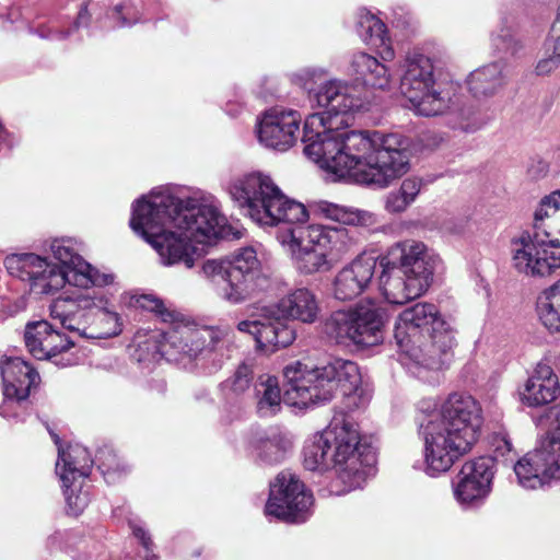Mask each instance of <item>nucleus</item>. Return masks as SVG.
I'll list each match as a JSON object with an SVG mask.
<instances>
[{
  "label": "nucleus",
  "instance_id": "21",
  "mask_svg": "<svg viewBox=\"0 0 560 560\" xmlns=\"http://www.w3.org/2000/svg\"><path fill=\"white\" fill-rule=\"evenodd\" d=\"M0 378L7 398L24 400L36 384L38 374L21 358L3 357L0 360Z\"/></svg>",
  "mask_w": 560,
  "mask_h": 560
},
{
  "label": "nucleus",
  "instance_id": "25",
  "mask_svg": "<svg viewBox=\"0 0 560 560\" xmlns=\"http://www.w3.org/2000/svg\"><path fill=\"white\" fill-rule=\"evenodd\" d=\"M349 72L358 81L376 89L383 90L387 88L390 81L387 67L375 57L365 52L352 55Z\"/></svg>",
  "mask_w": 560,
  "mask_h": 560
},
{
  "label": "nucleus",
  "instance_id": "35",
  "mask_svg": "<svg viewBox=\"0 0 560 560\" xmlns=\"http://www.w3.org/2000/svg\"><path fill=\"white\" fill-rule=\"evenodd\" d=\"M493 47L502 52L514 55L521 48L520 40L515 37L511 27L503 26L499 32L493 33L491 37Z\"/></svg>",
  "mask_w": 560,
  "mask_h": 560
},
{
  "label": "nucleus",
  "instance_id": "10",
  "mask_svg": "<svg viewBox=\"0 0 560 560\" xmlns=\"http://www.w3.org/2000/svg\"><path fill=\"white\" fill-rule=\"evenodd\" d=\"M319 306L315 294L306 289H296L278 303L254 305L249 317L237 324V330L255 338L257 348L275 352L285 348L295 340V330L287 319H296L312 324L317 319Z\"/></svg>",
  "mask_w": 560,
  "mask_h": 560
},
{
  "label": "nucleus",
  "instance_id": "44",
  "mask_svg": "<svg viewBox=\"0 0 560 560\" xmlns=\"http://www.w3.org/2000/svg\"><path fill=\"white\" fill-rule=\"evenodd\" d=\"M96 458L100 462L98 468L103 469L104 475L117 470L118 464L116 463V456L112 454L109 450L100 451Z\"/></svg>",
  "mask_w": 560,
  "mask_h": 560
},
{
  "label": "nucleus",
  "instance_id": "49",
  "mask_svg": "<svg viewBox=\"0 0 560 560\" xmlns=\"http://www.w3.org/2000/svg\"><path fill=\"white\" fill-rule=\"evenodd\" d=\"M541 232L538 233V236H550V234L546 233L545 231L540 230ZM549 249H560V223L557 226L556 232L551 235V240L548 241Z\"/></svg>",
  "mask_w": 560,
  "mask_h": 560
},
{
  "label": "nucleus",
  "instance_id": "7",
  "mask_svg": "<svg viewBox=\"0 0 560 560\" xmlns=\"http://www.w3.org/2000/svg\"><path fill=\"white\" fill-rule=\"evenodd\" d=\"M394 337L410 370L438 371L453 359L455 331L431 303H417L404 310L395 324Z\"/></svg>",
  "mask_w": 560,
  "mask_h": 560
},
{
  "label": "nucleus",
  "instance_id": "3",
  "mask_svg": "<svg viewBox=\"0 0 560 560\" xmlns=\"http://www.w3.org/2000/svg\"><path fill=\"white\" fill-rule=\"evenodd\" d=\"M225 219L213 205L180 199L170 190H153L136 201L130 228L159 254L164 266L195 265L196 244H212L224 235Z\"/></svg>",
  "mask_w": 560,
  "mask_h": 560
},
{
  "label": "nucleus",
  "instance_id": "9",
  "mask_svg": "<svg viewBox=\"0 0 560 560\" xmlns=\"http://www.w3.org/2000/svg\"><path fill=\"white\" fill-rule=\"evenodd\" d=\"M380 265L382 295L389 304L404 305L427 292L440 257L424 243L406 240L390 246Z\"/></svg>",
  "mask_w": 560,
  "mask_h": 560
},
{
  "label": "nucleus",
  "instance_id": "15",
  "mask_svg": "<svg viewBox=\"0 0 560 560\" xmlns=\"http://www.w3.org/2000/svg\"><path fill=\"white\" fill-rule=\"evenodd\" d=\"M229 335L228 328L203 326V327H174L164 334L162 354L170 359L198 360L208 358Z\"/></svg>",
  "mask_w": 560,
  "mask_h": 560
},
{
  "label": "nucleus",
  "instance_id": "8",
  "mask_svg": "<svg viewBox=\"0 0 560 560\" xmlns=\"http://www.w3.org/2000/svg\"><path fill=\"white\" fill-rule=\"evenodd\" d=\"M50 250L60 265L50 264L35 254H13L5 258L4 266L11 276L28 282L35 294H52L66 283L88 289L114 282V275L100 272L83 260L69 240L52 241Z\"/></svg>",
  "mask_w": 560,
  "mask_h": 560
},
{
  "label": "nucleus",
  "instance_id": "36",
  "mask_svg": "<svg viewBox=\"0 0 560 560\" xmlns=\"http://www.w3.org/2000/svg\"><path fill=\"white\" fill-rule=\"evenodd\" d=\"M492 446L494 456L491 457L494 460H502L503 463H513L516 457V452L513 448L512 442L506 432L500 431L492 436Z\"/></svg>",
  "mask_w": 560,
  "mask_h": 560
},
{
  "label": "nucleus",
  "instance_id": "22",
  "mask_svg": "<svg viewBox=\"0 0 560 560\" xmlns=\"http://www.w3.org/2000/svg\"><path fill=\"white\" fill-rule=\"evenodd\" d=\"M560 395V384L551 366L539 363L520 392L521 400L528 407H540L555 401Z\"/></svg>",
  "mask_w": 560,
  "mask_h": 560
},
{
  "label": "nucleus",
  "instance_id": "11",
  "mask_svg": "<svg viewBox=\"0 0 560 560\" xmlns=\"http://www.w3.org/2000/svg\"><path fill=\"white\" fill-rule=\"evenodd\" d=\"M558 203L550 195L544 197L534 213L533 230L525 231L512 241L513 267L529 277L545 278L560 269V248L549 249L551 236H538L540 230L552 235L559 220L550 219L559 210Z\"/></svg>",
  "mask_w": 560,
  "mask_h": 560
},
{
  "label": "nucleus",
  "instance_id": "37",
  "mask_svg": "<svg viewBox=\"0 0 560 560\" xmlns=\"http://www.w3.org/2000/svg\"><path fill=\"white\" fill-rule=\"evenodd\" d=\"M201 272L219 287L229 284L230 271L228 260L209 259L202 264ZM220 288H218V290Z\"/></svg>",
  "mask_w": 560,
  "mask_h": 560
},
{
  "label": "nucleus",
  "instance_id": "39",
  "mask_svg": "<svg viewBox=\"0 0 560 560\" xmlns=\"http://www.w3.org/2000/svg\"><path fill=\"white\" fill-rule=\"evenodd\" d=\"M46 343L44 348V352H46V359L50 360L51 358L56 357L58 353L68 350L71 347V342L61 335L58 330L54 329L51 327V330L46 337Z\"/></svg>",
  "mask_w": 560,
  "mask_h": 560
},
{
  "label": "nucleus",
  "instance_id": "27",
  "mask_svg": "<svg viewBox=\"0 0 560 560\" xmlns=\"http://www.w3.org/2000/svg\"><path fill=\"white\" fill-rule=\"evenodd\" d=\"M290 447V441L280 433L258 432L249 441L250 454L266 465L282 462Z\"/></svg>",
  "mask_w": 560,
  "mask_h": 560
},
{
  "label": "nucleus",
  "instance_id": "43",
  "mask_svg": "<svg viewBox=\"0 0 560 560\" xmlns=\"http://www.w3.org/2000/svg\"><path fill=\"white\" fill-rule=\"evenodd\" d=\"M560 66V58L552 54L546 58L540 59L535 68L536 74L548 75Z\"/></svg>",
  "mask_w": 560,
  "mask_h": 560
},
{
  "label": "nucleus",
  "instance_id": "28",
  "mask_svg": "<svg viewBox=\"0 0 560 560\" xmlns=\"http://www.w3.org/2000/svg\"><path fill=\"white\" fill-rule=\"evenodd\" d=\"M503 66L492 62L472 71L468 78L469 91L476 96H489L498 92L504 84Z\"/></svg>",
  "mask_w": 560,
  "mask_h": 560
},
{
  "label": "nucleus",
  "instance_id": "46",
  "mask_svg": "<svg viewBox=\"0 0 560 560\" xmlns=\"http://www.w3.org/2000/svg\"><path fill=\"white\" fill-rule=\"evenodd\" d=\"M91 18H92V12L89 9V4L85 2L82 3L81 8L78 12V16L73 23V28L78 30L80 27L88 26L90 24Z\"/></svg>",
  "mask_w": 560,
  "mask_h": 560
},
{
  "label": "nucleus",
  "instance_id": "24",
  "mask_svg": "<svg viewBox=\"0 0 560 560\" xmlns=\"http://www.w3.org/2000/svg\"><path fill=\"white\" fill-rule=\"evenodd\" d=\"M548 466L542 448L539 445L534 452L527 453L518 459L513 468L520 486L525 489H537L547 480L553 479L548 470Z\"/></svg>",
  "mask_w": 560,
  "mask_h": 560
},
{
  "label": "nucleus",
  "instance_id": "34",
  "mask_svg": "<svg viewBox=\"0 0 560 560\" xmlns=\"http://www.w3.org/2000/svg\"><path fill=\"white\" fill-rule=\"evenodd\" d=\"M540 446L545 454L548 470L553 479H560V432L546 436Z\"/></svg>",
  "mask_w": 560,
  "mask_h": 560
},
{
  "label": "nucleus",
  "instance_id": "17",
  "mask_svg": "<svg viewBox=\"0 0 560 560\" xmlns=\"http://www.w3.org/2000/svg\"><path fill=\"white\" fill-rule=\"evenodd\" d=\"M229 264V284L221 285L219 295L225 302L236 305L254 298L258 292L259 260L253 247L235 252Z\"/></svg>",
  "mask_w": 560,
  "mask_h": 560
},
{
  "label": "nucleus",
  "instance_id": "19",
  "mask_svg": "<svg viewBox=\"0 0 560 560\" xmlns=\"http://www.w3.org/2000/svg\"><path fill=\"white\" fill-rule=\"evenodd\" d=\"M493 475L491 457H479L465 463L454 483L457 502L468 506L483 500L490 492Z\"/></svg>",
  "mask_w": 560,
  "mask_h": 560
},
{
  "label": "nucleus",
  "instance_id": "18",
  "mask_svg": "<svg viewBox=\"0 0 560 560\" xmlns=\"http://www.w3.org/2000/svg\"><path fill=\"white\" fill-rule=\"evenodd\" d=\"M302 116L293 109L270 108L257 125V136L267 148L287 151L296 141Z\"/></svg>",
  "mask_w": 560,
  "mask_h": 560
},
{
  "label": "nucleus",
  "instance_id": "32",
  "mask_svg": "<svg viewBox=\"0 0 560 560\" xmlns=\"http://www.w3.org/2000/svg\"><path fill=\"white\" fill-rule=\"evenodd\" d=\"M254 380V364L242 362L234 373L224 381V389L231 392L235 396H240L248 390Z\"/></svg>",
  "mask_w": 560,
  "mask_h": 560
},
{
  "label": "nucleus",
  "instance_id": "31",
  "mask_svg": "<svg viewBox=\"0 0 560 560\" xmlns=\"http://www.w3.org/2000/svg\"><path fill=\"white\" fill-rule=\"evenodd\" d=\"M51 325L47 320L31 322L24 331V341L28 352L38 360L46 359L44 352L46 337H48Z\"/></svg>",
  "mask_w": 560,
  "mask_h": 560
},
{
  "label": "nucleus",
  "instance_id": "41",
  "mask_svg": "<svg viewBox=\"0 0 560 560\" xmlns=\"http://www.w3.org/2000/svg\"><path fill=\"white\" fill-rule=\"evenodd\" d=\"M422 185L423 182L421 178L410 176L402 180L398 190L400 195H402L409 201V203L412 205L421 191Z\"/></svg>",
  "mask_w": 560,
  "mask_h": 560
},
{
  "label": "nucleus",
  "instance_id": "54",
  "mask_svg": "<svg viewBox=\"0 0 560 560\" xmlns=\"http://www.w3.org/2000/svg\"><path fill=\"white\" fill-rule=\"evenodd\" d=\"M550 196L555 198V201L558 203L560 208V189L552 191Z\"/></svg>",
  "mask_w": 560,
  "mask_h": 560
},
{
  "label": "nucleus",
  "instance_id": "23",
  "mask_svg": "<svg viewBox=\"0 0 560 560\" xmlns=\"http://www.w3.org/2000/svg\"><path fill=\"white\" fill-rule=\"evenodd\" d=\"M50 434L58 446L56 472L59 475L62 486H69L72 480L79 481L88 478L94 463L88 448L75 444L65 451L60 446L59 436L52 432Z\"/></svg>",
  "mask_w": 560,
  "mask_h": 560
},
{
  "label": "nucleus",
  "instance_id": "38",
  "mask_svg": "<svg viewBox=\"0 0 560 560\" xmlns=\"http://www.w3.org/2000/svg\"><path fill=\"white\" fill-rule=\"evenodd\" d=\"M138 305L149 312L156 314L162 322H173L175 313L166 307L164 302L155 295L143 294L137 299Z\"/></svg>",
  "mask_w": 560,
  "mask_h": 560
},
{
  "label": "nucleus",
  "instance_id": "13",
  "mask_svg": "<svg viewBox=\"0 0 560 560\" xmlns=\"http://www.w3.org/2000/svg\"><path fill=\"white\" fill-rule=\"evenodd\" d=\"M102 299L88 294L65 296L54 301L50 315L66 329L86 338H109L121 331L119 317L102 306Z\"/></svg>",
  "mask_w": 560,
  "mask_h": 560
},
{
  "label": "nucleus",
  "instance_id": "4",
  "mask_svg": "<svg viewBox=\"0 0 560 560\" xmlns=\"http://www.w3.org/2000/svg\"><path fill=\"white\" fill-rule=\"evenodd\" d=\"M283 397L277 377L260 375L255 383L257 412L260 417L275 416L285 404L299 408L329 401L339 390L343 396L355 394L361 385V373L353 361L335 359L323 366L295 361L283 370Z\"/></svg>",
  "mask_w": 560,
  "mask_h": 560
},
{
  "label": "nucleus",
  "instance_id": "2",
  "mask_svg": "<svg viewBox=\"0 0 560 560\" xmlns=\"http://www.w3.org/2000/svg\"><path fill=\"white\" fill-rule=\"evenodd\" d=\"M229 191L241 212L259 226H282L277 240L301 273L329 271L353 246L346 228L305 225V206L289 198L268 174H245L231 183Z\"/></svg>",
  "mask_w": 560,
  "mask_h": 560
},
{
  "label": "nucleus",
  "instance_id": "48",
  "mask_svg": "<svg viewBox=\"0 0 560 560\" xmlns=\"http://www.w3.org/2000/svg\"><path fill=\"white\" fill-rule=\"evenodd\" d=\"M548 170H549L548 164L546 162L539 160L528 167V174L532 178L538 179V178L546 176L548 173Z\"/></svg>",
  "mask_w": 560,
  "mask_h": 560
},
{
  "label": "nucleus",
  "instance_id": "12",
  "mask_svg": "<svg viewBox=\"0 0 560 560\" xmlns=\"http://www.w3.org/2000/svg\"><path fill=\"white\" fill-rule=\"evenodd\" d=\"M388 319L385 307L369 301L331 313L324 323V332L331 341L343 347H374L383 342Z\"/></svg>",
  "mask_w": 560,
  "mask_h": 560
},
{
  "label": "nucleus",
  "instance_id": "51",
  "mask_svg": "<svg viewBox=\"0 0 560 560\" xmlns=\"http://www.w3.org/2000/svg\"><path fill=\"white\" fill-rule=\"evenodd\" d=\"M0 311L5 314H14L18 311L16 305H13L7 298H0Z\"/></svg>",
  "mask_w": 560,
  "mask_h": 560
},
{
  "label": "nucleus",
  "instance_id": "29",
  "mask_svg": "<svg viewBox=\"0 0 560 560\" xmlns=\"http://www.w3.org/2000/svg\"><path fill=\"white\" fill-rule=\"evenodd\" d=\"M541 324L552 332L560 331V281L544 290L537 300Z\"/></svg>",
  "mask_w": 560,
  "mask_h": 560
},
{
  "label": "nucleus",
  "instance_id": "42",
  "mask_svg": "<svg viewBox=\"0 0 560 560\" xmlns=\"http://www.w3.org/2000/svg\"><path fill=\"white\" fill-rule=\"evenodd\" d=\"M410 205L411 203L400 195L398 189L388 192L385 198V210L389 213H401L406 211Z\"/></svg>",
  "mask_w": 560,
  "mask_h": 560
},
{
  "label": "nucleus",
  "instance_id": "33",
  "mask_svg": "<svg viewBox=\"0 0 560 560\" xmlns=\"http://www.w3.org/2000/svg\"><path fill=\"white\" fill-rule=\"evenodd\" d=\"M83 480L70 481L63 487L68 513L79 515L89 504V493L82 490Z\"/></svg>",
  "mask_w": 560,
  "mask_h": 560
},
{
  "label": "nucleus",
  "instance_id": "30",
  "mask_svg": "<svg viewBox=\"0 0 560 560\" xmlns=\"http://www.w3.org/2000/svg\"><path fill=\"white\" fill-rule=\"evenodd\" d=\"M318 211L327 219L347 225H366L372 222V214L353 208L322 201L317 206Z\"/></svg>",
  "mask_w": 560,
  "mask_h": 560
},
{
  "label": "nucleus",
  "instance_id": "52",
  "mask_svg": "<svg viewBox=\"0 0 560 560\" xmlns=\"http://www.w3.org/2000/svg\"><path fill=\"white\" fill-rule=\"evenodd\" d=\"M90 325H93L98 330H107L110 327L107 322H101L97 317L91 318Z\"/></svg>",
  "mask_w": 560,
  "mask_h": 560
},
{
  "label": "nucleus",
  "instance_id": "14",
  "mask_svg": "<svg viewBox=\"0 0 560 560\" xmlns=\"http://www.w3.org/2000/svg\"><path fill=\"white\" fill-rule=\"evenodd\" d=\"M401 70V94L411 103L418 115L436 116L450 108V93L436 83L434 66L429 57L422 54L409 55Z\"/></svg>",
  "mask_w": 560,
  "mask_h": 560
},
{
  "label": "nucleus",
  "instance_id": "20",
  "mask_svg": "<svg viewBox=\"0 0 560 560\" xmlns=\"http://www.w3.org/2000/svg\"><path fill=\"white\" fill-rule=\"evenodd\" d=\"M377 260L360 255L340 269L332 281V295L339 301H352L364 293L374 279Z\"/></svg>",
  "mask_w": 560,
  "mask_h": 560
},
{
  "label": "nucleus",
  "instance_id": "50",
  "mask_svg": "<svg viewBox=\"0 0 560 560\" xmlns=\"http://www.w3.org/2000/svg\"><path fill=\"white\" fill-rule=\"evenodd\" d=\"M71 31H58L54 34L46 33V30H38V35L43 38H57V39H66L70 35Z\"/></svg>",
  "mask_w": 560,
  "mask_h": 560
},
{
  "label": "nucleus",
  "instance_id": "53",
  "mask_svg": "<svg viewBox=\"0 0 560 560\" xmlns=\"http://www.w3.org/2000/svg\"><path fill=\"white\" fill-rule=\"evenodd\" d=\"M553 54L560 58V36L556 38L553 44Z\"/></svg>",
  "mask_w": 560,
  "mask_h": 560
},
{
  "label": "nucleus",
  "instance_id": "55",
  "mask_svg": "<svg viewBox=\"0 0 560 560\" xmlns=\"http://www.w3.org/2000/svg\"><path fill=\"white\" fill-rule=\"evenodd\" d=\"M557 19L560 20V3H559V8H558V15H557Z\"/></svg>",
  "mask_w": 560,
  "mask_h": 560
},
{
  "label": "nucleus",
  "instance_id": "5",
  "mask_svg": "<svg viewBox=\"0 0 560 560\" xmlns=\"http://www.w3.org/2000/svg\"><path fill=\"white\" fill-rule=\"evenodd\" d=\"M303 455L306 469L335 468L348 490L360 488L376 462L372 446L361 443L358 424L345 413L335 415L329 425L305 444Z\"/></svg>",
  "mask_w": 560,
  "mask_h": 560
},
{
  "label": "nucleus",
  "instance_id": "16",
  "mask_svg": "<svg viewBox=\"0 0 560 560\" xmlns=\"http://www.w3.org/2000/svg\"><path fill=\"white\" fill-rule=\"evenodd\" d=\"M313 495L305 490L299 478L289 472H280L270 485L266 514L289 523H304L310 516Z\"/></svg>",
  "mask_w": 560,
  "mask_h": 560
},
{
  "label": "nucleus",
  "instance_id": "6",
  "mask_svg": "<svg viewBox=\"0 0 560 560\" xmlns=\"http://www.w3.org/2000/svg\"><path fill=\"white\" fill-rule=\"evenodd\" d=\"M482 422L481 407L472 396L451 394L439 417L421 424L427 474L446 472L468 453L478 439Z\"/></svg>",
  "mask_w": 560,
  "mask_h": 560
},
{
  "label": "nucleus",
  "instance_id": "26",
  "mask_svg": "<svg viewBox=\"0 0 560 560\" xmlns=\"http://www.w3.org/2000/svg\"><path fill=\"white\" fill-rule=\"evenodd\" d=\"M355 30L366 45L382 50L384 59H392L394 57L386 25L376 15L366 11H360Z\"/></svg>",
  "mask_w": 560,
  "mask_h": 560
},
{
  "label": "nucleus",
  "instance_id": "40",
  "mask_svg": "<svg viewBox=\"0 0 560 560\" xmlns=\"http://www.w3.org/2000/svg\"><path fill=\"white\" fill-rule=\"evenodd\" d=\"M482 125L483 121L477 117V114L472 108L466 107L459 109L457 114L456 127L466 132H474L480 129Z\"/></svg>",
  "mask_w": 560,
  "mask_h": 560
},
{
  "label": "nucleus",
  "instance_id": "47",
  "mask_svg": "<svg viewBox=\"0 0 560 560\" xmlns=\"http://www.w3.org/2000/svg\"><path fill=\"white\" fill-rule=\"evenodd\" d=\"M127 8L122 7V5H117L114 8V10L112 11L109 18L117 21L114 26H119V27H122V26H130L132 24V22L128 21L127 20V13L124 12V10H126Z\"/></svg>",
  "mask_w": 560,
  "mask_h": 560
},
{
  "label": "nucleus",
  "instance_id": "1",
  "mask_svg": "<svg viewBox=\"0 0 560 560\" xmlns=\"http://www.w3.org/2000/svg\"><path fill=\"white\" fill-rule=\"evenodd\" d=\"M311 100L324 110L306 118L302 142L305 155L322 168L377 188L388 187L409 171L408 138L334 126L332 116L363 107L353 86L338 79L327 80L314 90Z\"/></svg>",
  "mask_w": 560,
  "mask_h": 560
},
{
  "label": "nucleus",
  "instance_id": "45",
  "mask_svg": "<svg viewBox=\"0 0 560 560\" xmlns=\"http://www.w3.org/2000/svg\"><path fill=\"white\" fill-rule=\"evenodd\" d=\"M133 535L141 541L143 548L147 551L145 559L147 560H156V556L152 553L153 551V542L148 533L140 526H135Z\"/></svg>",
  "mask_w": 560,
  "mask_h": 560
}]
</instances>
